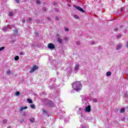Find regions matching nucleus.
<instances>
[{
	"mask_svg": "<svg viewBox=\"0 0 128 128\" xmlns=\"http://www.w3.org/2000/svg\"><path fill=\"white\" fill-rule=\"evenodd\" d=\"M27 100L29 104H32V100L30 98H28Z\"/></svg>",
	"mask_w": 128,
	"mask_h": 128,
	"instance_id": "13",
	"label": "nucleus"
},
{
	"mask_svg": "<svg viewBox=\"0 0 128 128\" xmlns=\"http://www.w3.org/2000/svg\"><path fill=\"white\" fill-rule=\"evenodd\" d=\"M48 46L50 50H54V45L52 43H49L48 44Z\"/></svg>",
	"mask_w": 128,
	"mask_h": 128,
	"instance_id": "5",
	"label": "nucleus"
},
{
	"mask_svg": "<svg viewBox=\"0 0 128 128\" xmlns=\"http://www.w3.org/2000/svg\"><path fill=\"white\" fill-rule=\"evenodd\" d=\"M106 76H112V72H108L106 73Z\"/></svg>",
	"mask_w": 128,
	"mask_h": 128,
	"instance_id": "9",
	"label": "nucleus"
},
{
	"mask_svg": "<svg viewBox=\"0 0 128 128\" xmlns=\"http://www.w3.org/2000/svg\"><path fill=\"white\" fill-rule=\"evenodd\" d=\"M7 30H8V26H6L3 28V30H4V32H6Z\"/></svg>",
	"mask_w": 128,
	"mask_h": 128,
	"instance_id": "12",
	"label": "nucleus"
},
{
	"mask_svg": "<svg viewBox=\"0 0 128 128\" xmlns=\"http://www.w3.org/2000/svg\"><path fill=\"white\" fill-rule=\"evenodd\" d=\"M122 48V44H120L117 45L116 47V50H120Z\"/></svg>",
	"mask_w": 128,
	"mask_h": 128,
	"instance_id": "7",
	"label": "nucleus"
},
{
	"mask_svg": "<svg viewBox=\"0 0 128 128\" xmlns=\"http://www.w3.org/2000/svg\"><path fill=\"white\" fill-rule=\"evenodd\" d=\"M6 73L7 74H10V70H8L7 72H6Z\"/></svg>",
	"mask_w": 128,
	"mask_h": 128,
	"instance_id": "32",
	"label": "nucleus"
},
{
	"mask_svg": "<svg viewBox=\"0 0 128 128\" xmlns=\"http://www.w3.org/2000/svg\"><path fill=\"white\" fill-rule=\"evenodd\" d=\"M14 60H20V57L18 56H15L14 58Z\"/></svg>",
	"mask_w": 128,
	"mask_h": 128,
	"instance_id": "17",
	"label": "nucleus"
},
{
	"mask_svg": "<svg viewBox=\"0 0 128 128\" xmlns=\"http://www.w3.org/2000/svg\"><path fill=\"white\" fill-rule=\"evenodd\" d=\"M28 22H32V18H28Z\"/></svg>",
	"mask_w": 128,
	"mask_h": 128,
	"instance_id": "31",
	"label": "nucleus"
},
{
	"mask_svg": "<svg viewBox=\"0 0 128 128\" xmlns=\"http://www.w3.org/2000/svg\"><path fill=\"white\" fill-rule=\"evenodd\" d=\"M80 68V65L78 64H76L75 66L74 70L75 72H78V69Z\"/></svg>",
	"mask_w": 128,
	"mask_h": 128,
	"instance_id": "6",
	"label": "nucleus"
},
{
	"mask_svg": "<svg viewBox=\"0 0 128 128\" xmlns=\"http://www.w3.org/2000/svg\"><path fill=\"white\" fill-rule=\"evenodd\" d=\"M74 8H75L78 10H80V12H86V11H84V9H82V8L76 5H74Z\"/></svg>",
	"mask_w": 128,
	"mask_h": 128,
	"instance_id": "3",
	"label": "nucleus"
},
{
	"mask_svg": "<svg viewBox=\"0 0 128 128\" xmlns=\"http://www.w3.org/2000/svg\"><path fill=\"white\" fill-rule=\"evenodd\" d=\"M72 88L76 92H80L82 90V83L80 81H76L73 83Z\"/></svg>",
	"mask_w": 128,
	"mask_h": 128,
	"instance_id": "1",
	"label": "nucleus"
},
{
	"mask_svg": "<svg viewBox=\"0 0 128 128\" xmlns=\"http://www.w3.org/2000/svg\"><path fill=\"white\" fill-rule=\"evenodd\" d=\"M24 2H26V0H25Z\"/></svg>",
	"mask_w": 128,
	"mask_h": 128,
	"instance_id": "37",
	"label": "nucleus"
},
{
	"mask_svg": "<svg viewBox=\"0 0 128 128\" xmlns=\"http://www.w3.org/2000/svg\"><path fill=\"white\" fill-rule=\"evenodd\" d=\"M26 22V20H22V22Z\"/></svg>",
	"mask_w": 128,
	"mask_h": 128,
	"instance_id": "33",
	"label": "nucleus"
},
{
	"mask_svg": "<svg viewBox=\"0 0 128 128\" xmlns=\"http://www.w3.org/2000/svg\"><path fill=\"white\" fill-rule=\"evenodd\" d=\"M14 33L16 34H18V30H14Z\"/></svg>",
	"mask_w": 128,
	"mask_h": 128,
	"instance_id": "27",
	"label": "nucleus"
},
{
	"mask_svg": "<svg viewBox=\"0 0 128 128\" xmlns=\"http://www.w3.org/2000/svg\"><path fill=\"white\" fill-rule=\"evenodd\" d=\"M36 2L38 4H40V2L38 0H36Z\"/></svg>",
	"mask_w": 128,
	"mask_h": 128,
	"instance_id": "23",
	"label": "nucleus"
},
{
	"mask_svg": "<svg viewBox=\"0 0 128 128\" xmlns=\"http://www.w3.org/2000/svg\"><path fill=\"white\" fill-rule=\"evenodd\" d=\"M64 30L65 32H68L70 30V29H68V28H65Z\"/></svg>",
	"mask_w": 128,
	"mask_h": 128,
	"instance_id": "22",
	"label": "nucleus"
},
{
	"mask_svg": "<svg viewBox=\"0 0 128 128\" xmlns=\"http://www.w3.org/2000/svg\"><path fill=\"white\" fill-rule=\"evenodd\" d=\"M9 16H14V13L12 12H10L9 13Z\"/></svg>",
	"mask_w": 128,
	"mask_h": 128,
	"instance_id": "21",
	"label": "nucleus"
},
{
	"mask_svg": "<svg viewBox=\"0 0 128 128\" xmlns=\"http://www.w3.org/2000/svg\"><path fill=\"white\" fill-rule=\"evenodd\" d=\"M68 70H72V69L70 68H68Z\"/></svg>",
	"mask_w": 128,
	"mask_h": 128,
	"instance_id": "35",
	"label": "nucleus"
},
{
	"mask_svg": "<svg viewBox=\"0 0 128 128\" xmlns=\"http://www.w3.org/2000/svg\"><path fill=\"white\" fill-rule=\"evenodd\" d=\"M125 110H126V109L124 108H122L120 110V113L124 114V112Z\"/></svg>",
	"mask_w": 128,
	"mask_h": 128,
	"instance_id": "10",
	"label": "nucleus"
},
{
	"mask_svg": "<svg viewBox=\"0 0 128 128\" xmlns=\"http://www.w3.org/2000/svg\"><path fill=\"white\" fill-rule=\"evenodd\" d=\"M17 4H19L20 0H15Z\"/></svg>",
	"mask_w": 128,
	"mask_h": 128,
	"instance_id": "28",
	"label": "nucleus"
},
{
	"mask_svg": "<svg viewBox=\"0 0 128 128\" xmlns=\"http://www.w3.org/2000/svg\"><path fill=\"white\" fill-rule=\"evenodd\" d=\"M38 68V66H32V69L30 71V74H32V72H36V70Z\"/></svg>",
	"mask_w": 128,
	"mask_h": 128,
	"instance_id": "2",
	"label": "nucleus"
},
{
	"mask_svg": "<svg viewBox=\"0 0 128 128\" xmlns=\"http://www.w3.org/2000/svg\"><path fill=\"white\" fill-rule=\"evenodd\" d=\"M30 122H34V118H30Z\"/></svg>",
	"mask_w": 128,
	"mask_h": 128,
	"instance_id": "18",
	"label": "nucleus"
},
{
	"mask_svg": "<svg viewBox=\"0 0 128 128\" xmlns=\"http://www.w3.org/2000/svg\"><path fill=\"white\" fill-rule=\"evenodd\" d=\"M93 102H98V100L97 99H94L93 100Z\"/></svg>",
	"mask_w": 128,
	"mask_h": 128,
	"instance_id": "26",
	"label": "nucleus"
},
{
	"mask_svg": "<svg viewBox=\"0 0 128 128\" xmlns=\"http://www.w3.org/2000/svg\"><path fill=\"white\" fill-rule=\"evenodd\" d=\"M57 42H59L60 44H62V40L60 38H58L57 39Z\"/></svg>",
	"mask_w": 128,
	"mask_h": 128,
	"instance_id": "11",
	"label": "nucleus"
},
{
	"mask_svg": "<svg viewBox=\"0 0 128 128\" xmlns=\"http://www.w3.org/2000/svg\"><path fill=\"white\" fill-rule=\"evenodd\" d=\"M64 40H66V42H68V37H65L64 38Z\"/></svg>",
	"mask_w": 128,
	"mask_h": 128,
	"instance_id": "24",
	"label": "nucleus"
},
{
	"mask_svg": "<svg viewBox=\"0 0 128 128\" xmlns=\"http://www.w3.org/2000/svg\"><path fill=\"white\" fill-rule=\"evenodd\" d=\"M2 124H6V120H3L2 121Z\"/></svg>",
	"mask_w": 128,
	"mask_h": 128,
	"instance_id": "19",
	"label": "nucleus"
},
{
	"mask_svg": "<svg viewBox=\"0 0 128 128\" xmlns=\"http://www.w3.org/2000/svg\"><path fill=\"white\" fill-rule=\"evenodd\" d=\"M90 110H92V108H90V106L88 105L85 108V112H90Z\"/></svg>",
	"mask_w": 128,
	"mask_h": 128,
	"instance_id": "4",
	"label": "nucleus"
},
{
	"mask_svg": "<svg viewBox=\"0 0 128 128\" xmlns=\"http://www.w3.org/2000/svg\"><path fill=\"white\" fill-rule=\"evenodd\" d=\"M4 50V46H2L0 48V52H2V50Z\"/></svg>",
	"mask_w": 128,
	"mask_h": 128,
	"instance_id": "20",
	"label": "nucleus"
},
{
	"mask_svg": "<svg viewBox=\"0 0 128 128\" xmlns=\"http://www.w3.org/2000/svg\"><path fill=\"white\" fill-rule=\"evenodd\" d=\"M80 128H88L86 127V126H84V125H82L80 126Z\"/></svg>",
	"mask_w": 128,
	"mask_h": 128,
	"instance_id": "25",
	"label": "nucleus"
},
{
	"mask_svg": "<svg viewBox=\"0 0 128 128\" xmlns=\"http://www.w3.org/2000/svg\"><path fill=\"white\" fill-rule=\"evenodd\" d=\"M30 106L31 108H36V106L34 104H31Z\"/></svg>",
	"mask_w": 128,
	"mask_h": 128,
	"instance_id": "16",
	"label": "nucleus"
},
{
	"mask_svg": "<svg viewBox=\"0 0 128 128\" xmlns=\"http://www.w3.org/2000/svg\"><path fill=\"white\" fill-rule=\"evenodd\" d=\"M126 46L128 48V42H126Z\"/></svg>",
	"mask_w": 128,
	"mask_h": 128,
	"instance_id": "29",
	"label": "nucleus"
},
{
	"mask_svg": "<svg viewBox=\"0 0 128 128\" xmlns=\"http://www.w3.org/2000/svg\"><path fill=\"white\" fill-rule=\"evenodd\" d=\"M82 109L80 108L79 109H78V110H80Z\"/></svg>",
	"mask_w": 128,
	"mask_h": 128,
	"instance_id": "36",
	"label": "nucleus"
},
{
	"mask_svg": "<svg viewBox=\"0 0 128 128\" xmlns=\"http://www.w3.org/2000/svg\"><path fill=\"white\" fill-rule=\"evenodd\" d=\"M20 54L21 56H24V52H20Z\"/></svg>",
	"mask_w": 128,
	"mask_h": 128,
	"instance_id": "30",
	"label": "nucleus"
},
{
	"mask_svg": "<svg viewBox=\"0 0 128 128\" xmlns=\"http://www.w3.org/2000/svg\"><path fill=\"white\" fill-rule=\"evenodd\" d=\"M20 92H16V93L15 94V96H20Z\"/></svg>",
	"mask_w": 128,
	"mask_h": 128,
	"instance_id": "15",
	"label": "nucleus"
},
{
	"mask_svg": "<svg viewBox=\"0 0 128 128\" xmlns=\"http://www.w3.org/2000/svg\"><path fill=\"white\" fill-rule=\"evenodd\" d=\"M74 18H76V20H80V16H78V15L75 14L74 15Z\"/></svg>",
	"mask_w": 128,
	"mask_h": 128,
	"instance_id": "14",
	"label": "nucleus"
},
{
	"mask_svg": "<svg viewBox=\"0 0 128 128\" xmlns=\"http://www.w3.org/2000/svg\"><path fill=\"white\" fill-rule=\"evenodd\" d=\"M114 30H118V28H115Z\"/></svg>",
	"mask_w": 128,
	"mask_h": 128,
	"instance_id": "34",
	"label": "nucleus"
},
{
	"mask_svg": "<svg viewBox=\"0 0 128 128\" xmlns=\"http://www.w3.org/2000/svg\"><path fill=\"white\" fill-rule=\"evenodd\" d=\"M28 108V106H26L24 107H20L19 110V112H22L24 110H26Z\"/></svg>",
	"mask_w": 128,
	"mask_h": 128,
	"instance_id": "8",
	"label": "nucleus"
}]
</instances>
